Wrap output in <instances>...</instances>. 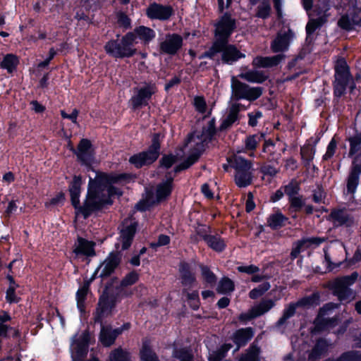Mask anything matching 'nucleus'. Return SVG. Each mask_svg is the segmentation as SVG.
<instances>
[{"mask_svg": "<svg viewBox=\"0 0 361 361\" xmlns=\"http://www.w3.org/2000/svg\"><path fill=\"white\" fill-rule=\"evenodd\" d=\"M335 78L340 79H350V74L346 61L344 59H338L335 65Z\"/></svg>", "mask_w": 361, "mask_h": 361, "instance_id": "c756f323", "label": "nucleus"}, {"mask_svg": "<svg viewBox=\"0 0 361 361\" xmlns=\"http://www.w3.org/2000/svg\"><path fill=\"white\" fill-rule=\"evenodd\" d=\"M94 149L90 140L85 138L82 139L75 151L78 160L84 164H90L94 159Z\"/></svg>", "mask_w": 361, "mask_h": 361, "instance_id": "dca6fc26", "label": "nucleus"}, {"mask_svg": "<svg viewBox=\"0 0 361 361\" xmlns=\"http://www.w3.org/2000/svg\"><path fill=\"white\" fill-rule=\"evenodd\" d=\"M300 190L299 184L295 180L290 181L284 187V192L290 197L295 196Z\"/></svg>", "mask_w": 361, "mask_h": 361, "instance_id": "864d4df0", "label": "nucleus"}, {"mask_svg": "<svg viewBox=\"0 0 361 361\" xmlns=\"http://www.w3.org/2000/svg\"><path fill=\"white\" fill-rule=\"evenodd\" d=\"M231 348V344H225L217 351L213 352L209 356L210 361H221L226 353Z\"/></svg>", "mask_w": 361, "mask_h": 361, "instance_id": "8fccbe9b", "label": "nucleus"}, {"mask_svg": "<svg viewBox=\"0 0 361 361\" xmlns=\"http://www.w3.org/2000/svg\"><path fill=\"white\" fill-rule=\"evenodd\" d=\"M8 330H13V336L16 337L18 336L19 333L16 329H13L6 324L0 322V341L7 337V333Z\"/></svg>", "mask_w": 361, "mask_h": 361, "instance_id": "0e129e2a", "label": "nucleus"}, {"mask_svg": "<svg viewBox=\"0 0 361 361\" xmlns=\"http://www.w3.org/2000/svg\"><path fill=\"white\" fill-rule=\"evenodd\" d=\"M183 293L186 295L187 299H188L190 306L194 310H197L200 305L198 292L193 291L192 293H189L187 291H184Z\"/></svg>", "mask_w": 361, "mask_h": 361, "instance_id": "5fc2aeb1", "label": "nucleus"}, {"mask_svg": "<svg viewBox=\"0 0 361 361\" xmlns=\"http://www.w3.org/2000/svg\"><path fill=\"white\" fill-rule=\"evenodd\" d=\"M286 221L287 219L282 214L276 212L269 216L268 224L271 228L277 229L284 226Z\"/></svg>", "mask_w": 361, "mask_h": 361, "instance_id": "c9c22d12", "label": "nucleus"}, {"mask_svg": "<svg viewBox=\"0 0 361 361\" xmlns=\"http://www.w3.org/2000/svg\"><path fill=\"white\" fill-rule=\"evenodd\" d=\"M260 348L252 344L247 350V353L242 355L239 361H259V355Z\"/></svg>", "mask_w": 361, "mask_h": 361, "instance_id": "4c0bfd02", "label": "nucleus"}, {"mask_svg": "<svg viewBox=\"0 0 361 361\" xmlns=\"http://www.w3.org/2000/svg\"><path fill=\"white\" fill-rule=\"evenodd\" d=\"M325 198V193L321 187H317V188L314 191L313 193V200L316 203H322L324 202Z\"/></svg>", "mask_w": 361, "mask_h": 361, "instance_id": "338daca9", "label": "nucleus"}, {"mask_svg": "<svg viewBox=\"0 0 361 361\" xmlns=\"http://www.w3.org/2000/svg\"><path fill=\"white\" fill-rule=\"evenodd\" d=\"M128 33L134 34L135 44L136 43L137 37L142 41L144 44H148L155 37V32L150 27L143 25L135 28L133 32H129Z\"/></svg>", "mask_w": 361, "mask_h": 361, "instance_id": "412c9836", "label": "nucleus"}, {"mask_svg": "<svg viewBox=\"0 0 361 361\" xmlns=\"http://www.w3.org/2000/svg\"><path fill=\"white\" fill-rule=\"evenodd\" d=\"M172 179L158 185L157 189V199L158 202L164 200L171 192Z\"/></svg>", "mask_w": 361, "mask_h": 361, "instance_id": "473e14b6", "label": "nucleus"}, {"mask_svg": "<svg viewBox=\"0 0 361 361\" xmlns=\"http://www.w3.org/2000/svg\"><path fill=\"white\" fill-rule=\"evenodd\" d=\"M357 277L358 274L353 272L350 276L337 278L330 283L331 288L339 300L348 302L355 298V293L348 287L355 282Z\"/></svg>", "mask_w": 361, "mask_h": 361, "instance_id": "39448f33", "label": "nucleus"}, {"mask_svg": "<svg viewBox=\"0 0 361 361\" xmlns=\"http://www.w3.org/2000/svg\"><path fill=\"white\" fill-rule=\"evenodd\" d=\"M294 37V32L289 28L281 30L271 42L270 49L274 53L283 54L288 49Z\"/></svg>", "mask_w": 361, "mask_h": 361, "instance_id": "9d476101", "label": "nucleus"}, {"mask_svg": "<svg viewBox=\"0 0 361 361\" xmlns=\"http://www.w3.org/2000/svg\"><path fill=\"white\" fill-rule=\"evenodd\" d=\"M94 245V242L79 237L74 244L73 251L76 256L93 257L95 255Z\"/></svg>", "mask_w": 361, "mask_h": 361, "instance_id": "a211bd4d", "label": "nucleus"}, {"mask_svg": "<svg viewBox=\"0 0 361 361\" xmlns=\"http://www.w3.org/2000/svg\"><path fill=\"white\" fill-rule=\"evenodd\" d=\"M91 336L87 331H84L74 340L72 344V357L73 361H82L87 353V346L90 343Z\"/></svg>", "mask_w": 361, "mask_h": 361, "instance_id": "ddd939ff", "label": "nucleus"}, {"mask_svg": "<svg viewBox=\"0 0 361 361\" xmlns=\"http://www.w3.org/2000/svg\"><path fill=\"white\" fill-rule=\"evenodd\" d=\"M314 150L310 145L305 146L301 148L300 154L302 160L305 166H308L313 159Z\"/></svg>", "mask_w": 361, "mask_h": 361, "instance_id": "37998d69", "label": "nucleus"}, {"mask_svg": "<svg viewBox=\"0 0 361 361\" xmlns=\"http://www.w3.org/2000/svg\"><path fill=\"white\" fill-rule=\"evenodd\" d=\"M180 274L181 283L184 286L190 287L195 281V277L191 273L189 264L185 262L180 263Z\"/></svg>", "mask_w": 361, "mask_h": 361, "instance_id": "bb28decb", "label": "nucleus"}, {"mask_svg": "<svg viewBox=\"0 0 361 361\" xmlns=\"http://www.w3.org/2000/svg\"><path fill=\"white\" fill-rule=\"evenodd\" d=\"M350 79L335 80L334 93L337 96H341L345 90L346 85Z\"/></svg>", "mask_w": 361, "mask_h": 361, "instance_id": "6e6d98bb", "label": "nucleus"}, {"mask_svg": "<svg viewBox=\"0 0 361 361\" xmlns=\"http://www.w3.org/2000/svg\"><path fill=\"white\" fill-rule=\"evenodd\" d=\"M228 161L235 170L234 176L235 184L240 188L251 185L253 178L252 162L243 158L238 154H234L228 159Z\"/></svg>", "mask_w": 361, "mask_h": 361, "instance_id": "20e7f679", "label": "nucleus"}, {"mask_svg": "<svg viewBox=\"0 0 361 361\" xmlns=\"http://www.w3.org/2000/svg\"><path fill=\"white\" fill-rule=\"evenodd\" d=\"M350 145V156H359L361 154V133L348 139Z\"/></svg>", "mask_w": 361, "mask_h": 361, "instance_id": "72a5a7b5", "label": "nucleus"}, {"mask_svg": "<svg viewBox=\"0 0 361 361\" xmlns=\"http://www.w3.org/2000/svg\"><path fill=\"white\" fill-rule=\"evenodd\" d=\"M233 289V282L228 278H224L219 282L217 291L220 293H227L232 292Z\"/></svg>", "mask_w": 361, "mask_h": 361, "instance_id": "a18cd8bd", "label": "nucleus"}, {"mask_svg": "<svg viewBox=\"0 0 361 361\" xmlns=\"http://www.w3.org/2000/svg\"><path fill=\"white\" fill-rule=\"evenodd\" d=\"M18 286H9L6 291V300L8 302H18L19 298L16 294V289Z\"/></svg>", "mask_w": 361, "mask_h": 361, "instance_id": "052dcab7", "label": "nucleus"}, {"mask_svg": "<svg viewBox=\"0 0 361 361\" xmlns=\"http://www.w3.org/2000/svg\"><path fill=\"white\" fill-rule=\"evenodd\" d=\"M114 306V304L111 300L106 297H102L97 309V316L96 317V321L101 322V317L110 313Z\"/></svg>", "mask_w": 361, "mask_h": 361, "instance_id": "393cba45", "label": "nucleus"}, {"mask_svg": "<svg viewBox=\"0 0 361 361\" xmlns=\"http://www.w3.org/2000/svg\"><path fill=\"white\" fill-rule=\"evenodd\" d=\"M18 62V59L16 55L12 54H6L1 63V67L11 73L17 66Z\"/></svg>", "mask_w": 361, "mask_h": 361, "instance_id": "f704fd0d", "label": "nucleus"}, {"mask_svg": "<svg viewBox=\"0 0 361 361\" xmlns=\"http://www.w3.org/2000/svg\"><path fill=\"white\" fill-rule=\"evenodd\" d=\"M140 355L142 361H159L156 353L152 349L150 342L147 339L143 340Z\"/></svg>", "mask_w": 361, "mask_h": 361, "instance_id": "cd10ccee", "label": "nucleus"}, {"mask_svg": "<svg viewBox=\"0 0 361 361\" xmlns=\"http://www.w3.org/2000/svg\"><path fill=\"white\" fill-rule=\"evenodd\" d=\"M240 104H233L228 109V115L223 120L220 129L221 130H226L230 128L238 118V113L240 109Z\"/></svg>", "mask_w": 361, "mask_h": 361, "instance_id": "4be33fe9", "label": "nucleus"}, {"mask_svg": "<svg viewBox=\"0 0 361 361\" xmlns=\"http://www.w3.org/2000/svg\"><path fill=\"white\" fill-rule=\"evenodd\" d=\"M360 169L358 164H353L347 180V190L354 193L359 182Z\"/></svg>", "mask_w": 361, "mask_h": 361, "instance_id": "a878e982", "label": "nucleus"}, {"mask_svg": "<svg viewBox=\"0 0 361 361\" xmlns=\"http://www.w3.org/2000/svg\"><path fill=\"white\" fill-rule=\"evenodd\" d=\"M216 40L213 45L215 48L221 47L224 42H228V39L235 28V20L231 15L225 13L222 16L215 25Z\"/></svg>", "mask_w": 361, "mask_h": 361, "instance_id": "6e6552de", "label": "nucleus"}, {"mask_svg": "<svg viewBox=\"0 0 361 361\" xmlns=\"http://www.w3.org/2000/svg\"><path fill=\"white\" fill-rule=\"evenodd\" d=\"M160 149V135L157 133L153 135L152 145L146 152H142L133 155L130 158V162L137 168L153 163L159 157Z\"/></svg>", "mask_w": 361, "mask_h": 361, "instance_id": "0eeeda50", "label": "nucleus"}, {"mask_svg": "<svg viewBox=\"0 0 361 361\" xmlns=\"http://www.w3.org/2000/svg\"><path fill=\"white\" fill-rule=\"evenodd\" d=\"M239 272L246 273L247 274H255L259 271V268L255 265L250 264L248 266H240L237 267Z\"/></svg>", "mask_w": 361, "mask_h": 361, "instance_id": "680f3d73", "label": "nucleus"}, {"mask_svg": "<svg viewBox=\"0 0 361 361\" xmlns=\"http://www.w3.org/2000/svg\"><path fill=\"white\" fill-rule=\"evenodd\" d=\"M351 19L354 24L361 25V8H353V13H351Z\"/></svg>", "mask_w": 361, "mask_h": 361, "instance_id": "774afa93", "label": "nucleus"}, {"mask_svg": "<svg viewBox=\"0 0 361 361\" xmlns=\"http://www.w3.org/2000/svg\"><path fill=\"white\" fill-rule=\"evenodd\" d=\"M109 361H131V359L129 353L119 348L111 353Z\"/></svg>", "mask_w": 361, "mask_h": 361, "instance_id": "ea45409f", "label": "nucleus"}, {"mask_svg": "<svg viewBox=\"0 0 361 361\" xmlns=\"http://www.w3.org/2000/svg\"><path fill=\"white\" fill-rule=\"evenodd\" d=\"M139 279V274L136 271H131L121 281V286L126 287L135 283Z\"/></svg>", "mask_w": 361, "mask_h": 361, "instance_id": "603ef678", "label": "nucleus"}, {"mask_svg": "<svg viewBox=\"0 0 361 361\" xmlns=\"http://www.w3.org/2000/svg\"><path fill=\"white\" fill-rule=\"evenodd\" d=\"M90 282L85 281L83 286L77 292V301L78 307L82 310L84 302L89 290Z\"/></svg>", "mask_w": 361, "mask_h": 361, "instance_id": "79ce46f5", "label": "nucleus"}, {"mask_svg": "<svg viewBox=\"0 0 361 361\" xmlns=\"http://www.w3.org/2000/svg\"><path fill=\"white\" fill-rule=\"evenodd\" d=\"M170 243V237L166 235H160L158 238L157 243H152L150 246L152 247H157L160 246L166 245Z\"/></svg>", "mask_w": 361, "mask_h": 361, "instance_id": "69168bd1", "label": "nucleus"}, {"mask_svg": "<svg viewBox=\"0 0 361 361\" xmlns=\"http://www.w3.org/2000/svg\"><path fill=\"white\" fill-rule=\"evenodd\" d=\"M128 324H124L121 328L115 329H112L110 326H102L99 340L104 346H110L114 343L116 337L123 332V329H128Z\"/></svg>", "mask_w": 361, "mask_h": 361, "instance_id": "f3484780", "label": "nucleus"}, {"mask_svg": "<svg viewBox=\"0 0 361 361\" xmlns=\"http://www.w3.org/2000/svg\"><path fill=\"white\" fill-rule=\"evenodd\" d=\"M137 221L132 217L124 219L120 228L119 240L122 243V249H128L133 241L136 233Z\"/></svg>", "mask_w": 361, "mask_h": 361, "instance_id": "f8f14e48", "label": "nucleus"}, {"mask_svg": "<svg viewBox=\"0 0 361 361\" xmlns=\"http://www.w3.org/2000/svg\"><path fill=\"white\" fill-rule=\"evenodd\" d=\"M319 303V295L318 293H314L312 295L305 297L300 300L297 305L300 307H309L315 306Z\"/></svg>", "mask_w": 361, "mask_h": 361, "instance_id": "58836bf2", "label": "nucleus"}, {"mask_svg": "<svg viewBox=\"0 0 361 361\" xmlns=\"http://www.w3.org/2000/svg\"><path fill=\"white\" fill-rule=\"evenodd\" d=\"M82 184L81 178L78 176H74L73 181L69 187V192L71 194V198L73 205L75 209H78L77 214L80 212L79 207L80 200L79 196L80 193V187Z\"/></svg>", "mask_w": 361, "mask_h": 361, "instance_id": "aec40b11", "label": "nucleus"}, {"mask_svg": "<svg viewBox=\"0 0 361 361\" xmlns=\"http://www.w3.org/2000/svg\"><path fill=\"white\" fill-rule=\"evenodd\" d=\"M200 268L204 280L211 286L214 285L216 281V278L214 273L211 271L210 269L206 266L201 265Z\"/></svg>", "mask_w": 361, "mask_h": 361, "instance_id": "3c124183", "label": "nucleus"}, {"mask_svg": "<svg viewBox=\"0 0 361 361\" xmlns=\"http://www.w3.org/2000/svg\"><path fill=\"white\" fill-rule=\"evenodd\" d=\"M262 136L259 135H252L248 136L245 141V149L247 150L255 149L257 145L262 141Z\"/></svg>", "mask_w": 361, "mask_h": 361, "instance_id": "49530a36", "label": "nucleus"}, {"mask_svg": "<svg viewBox=\"0 0 361 361\" xmlns=\"http://www.w3.org/2000/svg\"><path fill=\"white\" fill-rule=\"evenodd\" d=\"M183 46V38L178 34H168L159 44V51L161 54L174 55Z\"/></svg>", "mask_w": 361, "mask_h": 361, "instance_id": "4468645a", "label": "nucleus"}, {"mask_svg": "<svg viewBox=\"0 0 361 361\" xmlns=\"http://www.w3.org/2000/svg\"><path fill=\"white\" fill-rule=\"evenodd\" d=\"M121 262V256L118 253H111L103 262L102 275H110Z\"/></svg>", "mask_w": 361, "mask_h": 361, "instance_id": "b1692460", "label": "nucleus"}, {"mask_svg": "<svg viewBox=\"0 0 361 361\" xmlns=\"http://www.w3.org/2000/svg\"><path fill=\"white\" fill-rule=\"evenodd\" d=\"M117 22L120 26L124 28H129L130 26V19L123 13L117 14Z\"/></svg>", "mask_w": 361, "mask_h": 361, "instance_id": "e2e57ef3", "label": "nucleus"}, {"mask_svg": "<svg viewBox=\"0 0 361 361\" xmlns=\"http://www.w3.org/2000/svg\"><path fill=\"white\" fill-rule=\"evenodd\" d=\"M135 36L127 33L120 40H110L104 46L106 52L115 58H129L136 54Z\"/></svg>", "mask_w": 361, "mask_h": 361, "instance_id": "7ed1b4c3", "label": "nucleus"}, {"mask_svg": "<svg viewBox=\"0 0 361 361\" xmlns=\"http://www.w3.org/2000/svg\"><path fill=\"white\" fill-rule=\"evenodd\" d=\"M274 305V302L271 300H262L259 304L252 307L253 312L257 317L262 315L268 312Z\"/></svg>", "mask_w": 361, "mask_h": 361, "instance_id": "a19ab883", "label": "nucleus"}, {"mask_svg": "<svg viewBox=\"0 0 361 361\" xmlns=\"http://www.w3.org/2000/svg\"><path fill=\"white\" fill-rule=\"evenodd\" d=\"M114 183H103V188L105 189V193L106 194L107 197H109V200H111V197H120L122 195V191L114 186H112L111 184H114Z\"/></svg>", "mask_w": 361, "mask_h": 361, "instance_id": "de8ad7c7", "label": "nucleus"}, {"mask_svg": "<svg viewBox=\"0 0 361 361\" xmlns=\"http://www.w3.org/2000/svg\"><path fill=\"white\" fill-rule=\"evenodd\" d=\"M222 53V61L226 63H232L238 59L244 57L243 54L235 46L228 44V42H224L221 47L215 48V45L208 52V55L212 57L216 53Z\"/></svg>", "mask_w": 361, "mask_h": 361, "instance_id": "9b49d317", "label": "nucleus"}, {"mask_svg": "<svg viewBox=\"0 0 361 361\" xmlns=\"http://www.w3.org/2000/svg\"><path fill=\"white\" fill-rule=\"evenodd\" d=\"M329 219L336 226L349 224L351 222L349 215L344 210L333 211L329 216Z\"/></svg>", "mask_w": 361, "mask_h": 361, "instance_id": "c85d7f7f", "label": "nucleus"}, {"mask_svg": "<svg viewBox=\"0 0 361 361\" xmlns=\"http://www.w3.org/2000/svg\"><path fill=\"white\" fill-rule=\"evenodd\" d=\"M271 6L268 1H262L257 7L256 16L261 18H267L269 16Z\"/></svg>", "mask_w": 361, "mask_h": 361, "instance_id": "09e8293b", "label": "nucleus"}, {"mask_svg": "<svg viewBox=\"0 0 361 361\" xmlns=\"http://www.w3.org/2000/svg\"><path fill=\"white\" fill-rule=\"evenodd\" d=\"M240 77L250 82L262 83L267 79V76L258 71H248L240 75Z\"/></svg>", "mask_w": 361, "mask_h": 361, "instance_id": "7c9ffc66", "label": "nucleus"}, {"mask_svg": "<svg viewBox=\"0 0 361 361\" xmlns=\"http://www.w3.org/2000/svg\"><path fill=\"white\" fill-rule=\"evenodd\" d=\"M194 105L195 109L199 112L204 114L207 110V104L204 99L202 97H196L194 99Z\"/></svg>", "mask_w": 361, "mask_h": 361, "instance_id": "13d9d810", "label": "nucleus"}, {"mask_svg": "<svg viewBox=\"0 0 361 361\" xmlns=\"http://www.w3.org/2000/svg\"><path fill=\"white\" fill-rule=\"evenodd\" d=\"M204 239L210 247L217 252L222 251L225 247L224 240L216 236L206 235Z\"/></svg>", "mask_w": 361, "mask_h": 361, "instance_id": "e433bc0d", "label": "nucleus"}, {"mask_svg": "<svg viewBox=\"0 0 361 361\" xmlns=\"http://www.w3.org/2000/svg\"><path fill=\"white\" fill-rule=\"evenodd\" d=\"M173 356L180 361H192L193 355L190 349L177 348L173 351Z\"/></svg>", "mask_w": 361, "mask_h": 361, "instance_id": "c03bdc74", "label": "nucleus"}, {"mask_svg": "<svg viewBox=\"0 0 361 361\" xmlns=\"http://www.w3.org/2000/svg\"><path fill=\"white\" fill-rule=\"evenodd\" d=\"M285 59L286 55L283 54H279L272 56H258L254 58L252 64L256 68H272L278 66Z\"/></svg>", "mask_w": 361, "mask_h": 361, "instance_id": "6ab92c4d", "label": "nucleus"}, {"mask_svg": "<svg viewBox=\"0 0 361 361\" xmlns=\"http://www.w3.org/2000/svg\"><path fill=\"white\" fill-rule=\"evenodd\" d=\"M173 14V9L171 6L153 3L146 8V15L152 20H167Z\"/></svg>", "mask_w": 361, "mask_h": 361, "instance_id": "2eb2a0df", "label": "nucleus"}, {"mask_svg": "<svg viewBox=\"0 0 361 361\" xmlns=\"http://www.w3.org/2000/svg\"><path fill=\"white\" fill-rule=\"evenodd\" d=\"M126 177V175H107L101 174L97 176L94 180L90 179L87 198L79 211L82 214L85 218H87L90 214L94 210L102 208L105 204H112L105 193V189L103 188V183H120Z\"/></svg>", "mask_w": 361, "mask_h": 361, "instance_id": "f257e3e1", "label": "nucleus"}, {"mask_svg": "<svg viewBox=\"0 0 361 361\" xmlns=\"http://www.w3.org/2000/svg\"><path fill=\"white\" fill-rule=\"evenodd\" d=\"M337 361H361V355L355 352L344 353Z\"/></svg>", "mask_w": 361, "mask_h": 361, "instance_id": "4d7b16f0", "label": "nucleus"}, {"mask_svg": "<svg viewBox=\"0 0 361 361\" xmlns=\"http://www.w3.org/2000/svg\"><path fill=\"white\" fill-rule=\"evenodd\" d=\"M157 92L155 83H145L135 90V94L131 98L130 102L134 109H137L143 105H147L152 96Z\"/></svg>", "mask_w": 361, "mask_h": 361, "instance_id": "1a4fd4ad", "label": "nucleus"}, {"mask_svg": "<svg viewBox=\"0 0 361 361\" xmlns=\"http://www.w3.org/2000/svg\"><path fill=\"white\" fill-rule=\"evenodd\" d=\"M327 11V9L325 10L324 13L317 18H313L311 19L307 24L306 26V31L307 35H310L311 34L314 33V32L320 27L326 21V17L327 15L325 13V12Z\"/></svg>", "mask_w": 361, "mask_h": 361, "instance_id": "2f4dec72", "label": "nucleus"}, {"mask_svg": "<svg viewBox=\"0 0 361 361\" xmlns=\"http://www.w3.org/2000/svg\"><path fill=\"white\" fill-rule=\"evenodd\" d=\"M215 132L214 120H211L201 131H195L190 135L187 144H190L193 147V152L183 163L176 168V172L189 168L197 161L205 145L212 140Z\"/></svg>", "mask_w": 361, "mask_h": 361, "instance_id": "f03ea898", "label": "nucleus"}, {"mask_svg": "<svg viewBox=\"0 0 361 361\" xmlns=\"http://www.w3.org/2000/svg\"><path fill=\"white\" fill-rule=\"evenodd\" d=\"M231 89L232 97L235 100L245 99L248 101H255L262 94V87H250L235 76L231 78Z\"/></svg>", "mask_w": 361, "mask_h": 361, "instance_id": "423d86ee", "label": "nucleus"}, {"mask_svg": "<svg viewBox=\"0 0 361 361\" xmlns=\"http://www.w3.org/2000/svg\"><path fill=\"white\" fill-rule=\"evenodd\" d=\"M254 332L252 328L240 329L234 333L233 340L239 348L245 345L252 338Z\"/></svg>", "mask_w": 361, "mask_h": 361, "instance_id": "5701e85b", "label": "nucleus"}, {"mask_svg": "<svg viewBox=\"0 0 361 361\" xmlns=\"http://www.w3.org/2000/svg\"><path fill=\"white\" fill-rule=\"evenodd\" d=\"M338 25L340 27L349 30L353 28V25H355L352 19L350 20L348 16H343L338 20Z\"/></svg>", "mask_w": 361, "mask_h": 361, "instance_id": "bf43d9fd", "label": "nucleus"}]
</instances>
